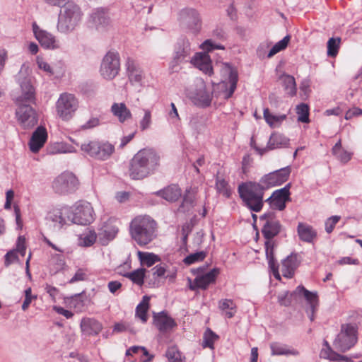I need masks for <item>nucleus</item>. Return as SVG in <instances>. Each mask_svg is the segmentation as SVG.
<instances>
[{
	"label": "nucleus",
	"mask_w": 362,
	"mask_h": 362,
	"mask_svg": "<svg viewBox=\"0 0 362 362\" xmlns=\"http://www.w3.org/2000/svg\"><path fill=\"white\" fill-rule=\"evenodd\" d=\"M118 232V228L112 225L103 226L98 232L99 240L103 245H107L113 240Z\"/></svg>",
	"instance_id": "33"
},
{
	"label": "nucleus",
	"mask_w": 362,
	"mask_h": 362,
	"mask_svg": "<svg viewBox=\"0 0 362 362\" xmlns=\"http://www.w3.org/2000/svg\"><path fill=\"white\" fill-rule=\"evenodd\" d=\"M18 106L16 116L21 127L24 129L33 128L38 122V115L32 103H16Z\"/></svg>",
	"instance_id": "6"
},
{
	"label": "nucleus",
	"mask_w": 362,
	"mask_h": 362,
	"mask_svg": "<svg viewBox=\"0 0 362 362\" xmlns=\"http://www.w3.org/2000/svg\"><path fill=\"white\" fill-rule=\"evenodd\" d=\"M160 156L150 148L139 150L130 160L129 175L132 180H143L153 175L159 168Z\"/></svg>",
	"instance_id": "1"
},
{
	"label": "nucleus",
	"mask_w": 362,
	"mask_h": 362,
	"mask_svg": "<svg viewBox=\"0 0 362 362\" xmlns=\"http://www.w3.org/2000/svg\"><path fill=\"white\" fill-rule=\"evenodd\" d=\"M340 216H332L327 218L325 221V230L327 233H331L334 230L336 224L340 220Z\"/></svg>",
	"instance_id": "61"
},
{
	"label": "nucleus",
	"mask_w": 362,
	"mask_h": 362,
	"mask_svg": "<svg viewBox=\"0 0 362 362\" xmlns=\"http://www.w3.org/2000/svg\"><path fill=\"white\" fill-rule=\"evenodd\" d=\"M57 114L63 120L70 119L76 110L78 104L72 94L63 93L57 102Z\"/></svg>",
	"instance_id": "13"
},
{
	"label": "nucleus",
	"mask_w": 362,
	"mask_h": 362,
	"mask_svg": "<svg viewBox=\"0 0 362 362\" xmlns=\"http://www.w3.org/2000/svg\"><path fill=\"white\" fill-rule=\"evenodd\" d=\"M217 191L224 197L228 198L230 196V191L228 189V184L224 179L217 178L216 181Z\"/></svg>",
	"instance_id": "53"
},
{
	"label": "nucleus",
	"mask_w": 362,
	"mask_h": 362,
	"mask_svg": "<svg viewBox=\"0 0 362 362\" xmlns=\"http://www.w3.org/2000/svg\"><path fill=\"white\" fill-rule=\"evenodd\" d=\"M95 212L89 202L77 203L74 209L68 215V220L78 225H89L95 220Z\"/></svg>",
	"instance_id": "9"
},
{
	"label": "nucleus",
	"mask_w": 362,
	"mask_h": 362,
	"mask_svg": "<svg viewBox=\"0 0 362 362\" xmlns=\"http://www.w3.org/2000/svg\"><path fill=\"white\" fill-rule=\"evenodd\" d=\"M265 188L260 182H245L238 185V192L244 205L250 211L259 212L264 206Z\"/></svg>",
	"instance_id": "3"
},
{
	"label": "nucleus",
	"mask_w": 362,
	"mask_h": 362,
	"mask_svg": "<svg viewBox=\"0 0 362 362\" xmlns=\"http://www.w3.org/2000/svg\"><path fill=\"white\" fill-rule=\"evenodd\" d=\"M321 357L328 358L333 361L346 362L348 361V358L346 356L337 354L332 351V349L331 351H328L327 354H324Z\"/></svg>",
	"instance_id": "60"
},
{
	"label": "nucleus",
	"mask_w": 362,
	"mask_h": 362,
	"mask_svg": "<svg viewBox=\"0 0 362 362\" xmlns=\"http://www.w3.org/2000/svg\"><path fill=\"white\" fill-rule=\"evenodd\" d=\"M191 63L200 71L208 76L214 73L212 62L210 56L206 52H197L190 60Z\"/></svg>",
	"instance_id": "25"
},
{
	"label": "nucleus",
	"mask_w": 362,
	"mask_h": 362,
	"mask_svg": "<svg viewBox=\"0 0 362 362\" xmlns=\"http://www.w3.org/2000/svg\"><path fill=\"white\" fill-rule=\"evenodd\" d=\"M219 308L222 310H228L226 312V315L228 318H231L235 313V305L231 299H224L219 301Z\"/></svg>",
	"instance_id": "48"
},
{
	"label": "nucleus",
	"mask_w": 362,
	"mask_h": 362,
	"mask_svg": "<svg viewBox=\"0 0 362 362\" xmlns=\"http://www.w3.org/2000/svg\"><path fill=\"white\" fill-rule=\"evenodd\" d=\"M332 153L342 163H348L351 160L352 156L351 153L342 148L341 139H339L332 147Z\"/></svg>",
	"instance_id": "35"
},
{
	"label": "nucleus",
	"mask_w": 362,
	"mask_h": 362,
	"mask_svg": "<svg viewBox=\"0 0 362 362\" xmlns=\"http://www.w3.org/2000/svg\"><path fill=\"white\" fill-rule=\"evenodd\" d=\"M298 121L303 123H309L310 108L308 105L302 103L296 106Z\"/></svg>",
	"instance_id": "44"
},
{
	"label": "nucleus",
	"mask_w": 362,
	"mask_h": 362,
	"mask_svg": "<svg viewBox=\"0 0 362 362\" xmlns=\"http://www.w3.org/2000/svg\"><path fill=\"white\" fill-rule=\"evenodd\" d=\"M138 257L141 262V264L143 265H146L148 267H150L156 262L160 261V258L159 257L158 255L150 252L139 251Z\"/></svg>",
	"instance_id": "41"
},
{
	"label": "nucleus",
	"mask_w": 362,
	"mask_h": 362,
	"mask_svg": "<svg viewBox=\"0 0 362 362\" xmlns=\"http://www.w3.org/2000/svg\"><path fill=\"white\" fill-rule=\"evenodd\" d=\"M189 125L199 134L204 129V118L199 115H194L190 118Z\"/></svg>",
	"instance_id": "51"
},
{
	"label": "nucleus",
	"mask_w": 362,
	"mask_h": 362,
	"mask_svg": "<svg viewBox=\"0 0 362 362\" xmlns=\"http://www.w3.org/2000/svg\"><path fill=\"white\" fill-rule=\"evenodd\" d=\"M37 298V296L32 295V289L30 287H28L25 290V299L22 304V310L23 311H25L28 307L30 306V304L31 303L32 300Z\"/></svg>",
	"instance_id": "58"
},
{
	"label": "nucleus",
	"mask_w": 362,
	"mask_h": 362,
	"mask_svg": "<svg viewBox=\"0 0 362 362\" xmlns=\"http://www.w3.org/2000/svg\"><path fill=\"white\" fill-rule=\"evenodd\" d=\"M97 239V234L95 230H88L81 235L79 245L84 247L93 245Z\"/></svg>",
	"instance_id": "47"
},
{
	"label": "nucleus",
	"mask_w": 362,
	"mask_h": 362,
	"mask_svg": "<svg viewBox=\"0 0 362 362\" xmlns=\"http://www.w3.org/2000/svg\"><path fill=\"white\" fill-rule=\"evenodd\" d=\"M291 293L286 291L283 296H279V301L281 305L284 306H288L291 305L292 298L296 297V296H291Z\"/></svg>",
	"instance_id": "64"
},
{
	"label": "nucleus",
	"mask_w": 362,
	"mask_h": 362,
	"mask_svg": "<svg viewBox=\"0 0 362 362\" xmlns=\"http://www.w3.org/2000/svg\"><path fill=\"white\" fill-rule=\"evenodd\" d=\"M298 265L299 263L298 262L297 255L291 254L288 256L282 262V272L284 276L288 279L292 278Z\"/></svg>",
	"instance_id": "32"
},
{
	"label": "nucleus",
	"mask_w": 362,
	"mask_h": 362,
	"mask_svg": "<svg viewBox=\"0 0 362 362\" xmlns=\"http://www.w3.org/2000/svg\"><path fill=\"white\" fill-rule=\"evenodd\" d=\"M189 98L196 105L206 107L211 103L212 93L207 90L204 83H201L189 93Z\"/></svg>",
	"instance_id": "17"
},
{
	"label": "nucleus",
	"mask_w": 362,
	"mask_h": 362,
	"mask_svg": "<svg viewBox=\"0 0 362 362\" xmlns=\"http://www.w3.org/2000/svg\"><path fill=\"white\" fill-rule=\"evenodd\" d=\"M149 300L150 298L148 296H144L142 300L136 308V317H139L144 323L148 320L147 312L149 308Z\"/></svg>",
	"instance_id": "36"
},
{
	"label": "nucleus",
	"mask_w": 362,
	"mask_h": 362,
	"mask_svg": "<svg viewBox=\"0 0 362 362\" xmlns=\"http://www.w3.org/2000/svg\"><path fill=\"white\" fill-rule=\"evenodd\" d=\"M290 139L284 134L279 132H273L267 142L265 148H257V152L260 155H263L268 151L276 148H285L289 144Z\"/></svg>",
	"instance_id": "21"
},
{
	"label": "nucleus",
	"mask_w": 362,
	"mask_h": 362,
	"mask_svg": "<svg viewBox=\"0 0 362 362\" xmlns=\"http://www.w3.org/2000/svg\"><path fill=\"white\" fill-rule=\"evenodd\" d=\"M4 264L6 267H8L10 264L16 261L18 257L17 252L16 250H10L5 255Z\"/></svg>",
	"instance_id": "62"
},
{
	"label": "nucleus",
	"mask_w": 362,
	"mask_h": 362,
	"mask_svg": "<svg viewBox=\"0 0 362 362\" xmlns=\"http://www.w3.org/2000/svg\"><path fill=\"white\" fill-rule=\"evenodd\" d=\"M296 296L299 297L303 296L304 298L309 303L310 309L315 312L316 307L318 303V296L317 292H312L306 289L303 286L300 285L296 287V288L291 292V296Z\"/></svg>",
	"instance_id": "27"
},
{
	"label": "nucleus",
	"mask_w": 362,
	"mask_h": 362,
	"mask_svg": "<svg viewBox=\"0 0 362 362\" xmlns=\"http://www.w3.org/2000/svg\"><path fill=\"white\" fill-rule=\"evenodd\" d=\"M64 215H69V209L54 210L47 214L45 220L46 224L53 230H60L66 223V220Z\"/></svg>",
	"instance_id": "22"
},
{
	"label": "nucleus",
	"mask_w": 362,
	"mask_h": 362,
	"mask_svg": "<svg viewBox=\"0 0 362 362\" xmlns=\"http://www.w3.org/2000/svg\"><path fill=\"white\" fill-rule=\"evenodd\" d=\"M157 223L149 216H139L131 222L132 238L139 245L145 246L156 238Z\"/></svg>",
	"instance_id": "2"
},
{
	"label": "nucleus",
	"mask_w": 362,
	"mask_h": 362,
	"mask_svg": "<svg viewBox=\"0 0 362 362\" xmlns=\"http://www.w3.org/2000/svg\"><path fill=\"white\" fill-rule=\"evenodd\" d=\"M191 54L190 43L185 37L180 38L175 47V53L170 67L174 69L180 63L187 62V58Z\"/></svg>",
	"instance_id": "16"
},
{
	"label": "nucleus",
	"mask_w": 362,
	"mask_h": 362,
	"mask_svg": "<svg viewBox=\"0 0 362 362\" xmlns=\"http://www.w3.org/2000/svg\"><path fill=\"white\" fill-rule=\"evenodd\" d=\"M263 115L266 122L271 127H276L280 125L282 122L286 119V115H272L268 108L264 110Z\"/></svg>",
	"instance_id": "38"
},
{
	"label": "nucleus",
	"mask_w": 362,
	"mask_h": 362,
	"mask_svg": "<svg viewBox=\"0 0 362 362\" xmlns=\"http://www.w3.org/2000/svg\"><path fill=\"white\" fill-rule=\"evenodd\" d=\"M194 196L189 192H187L183 197L182 202L180 208L183 209V211H189L194 206Z\"/></svg>",
	"instance_id": "55"
},
{
	"label": "nucleus",
	"mask_w": 362,
	"mask_h": 362,
	"mask_svg": "<svg viewBox=\"0 0 362 362\" xmlns=\"http://www.w3.org/2000/svg\"><path fill=\"white\" fill-rule=\"evenodd\" d=\"M84 291L75 294L70 297V303L77 309H81L84 306V300L82 299Z\"/></svg>",
	"instance_id": "59"
},
{
	"label": "nucleus",
	"mask_w": 362,
	"mask_h": 362,
	"mask_svg": "<svg viewBox=\"0 0 362 362\" xmlns=\"http://www.w3.org/2000/svg\"><path fill=\"white\" fill-rule=\"evenodd\" d=\"M259 223L262 226L261 232L266 239L265 242H272L281 230L282 225L274 211H269L259 216Z\"/></svg>",
	"instance_id": "7"
},
{
	"label": "nucleus",
	"mask_w": 362,
	"mask_h": 362,
	"mask_svg": "<svg viewBox=\"0 0 362 362\" xmlns=\"http://www.w3.org/2000/svg\"><path fill=\"white\" fill-rule=\"evenodd\" d=\"M291 183L286 184L283 188L275 190L273 192L274 197V209L283 211L286 208V203L291 201L290 188Z\"/></svg>",
	"instance_id": "26"
},
{
	"label": "nucleus",
	"mask_w": 362,
	"mask_h": 362,
	"mask_svg": "<svg viewBox=\"0 0 362 362\" xmlns=\"http://www.w3.org/2000/svg\"><path fill=\"white\" fill-rule=\"evenodd\" d=\"M25 238L23 236H19L16 242V252L22 256L25 255Z\"/></svg>",
	"instance_id": "63"
},
{
	"label": "nucleus",
	"mask_w": 362,
	"mask_h": 362,
	"mask_svg": "<svg viewBox=\"0 0 362 362\" xmlns=\"http://www.w3.org/2000/svg\"><path fill=\"white\" fill-rule=\"evenodd\" d=\"M206 257V252L204 251H199L192 253L187 255L184 259L183 262L186 265H191L195 262L203 261Z\"/></svg>",
	"instance_id": "52"
},
{
	"label": "nucleus",
	"mask_w": 362,
	"mask_h": 362,
	"mask_svg": "<svg viewBox=\"0 0 362 362\" xmlns=\"http://www.w3.org/2000/svg\"><path fill=\"white\" fill-rule=\"evenodd\" d=\"M80 7L72 1H67L59 14L57 30L62 33L71 32L79 24L82 18Z\"/></svg>",
	"instance_id": "4"
},
{
	"label": "nucleus",
	"mask_w": 362,
	"mask_h": 362,
	"mask_svg": "<svg viewBox=\"0 0 362 362\" xmlns=\"http://www.w3.org/2000/svg\"><path fill=\"white\" fill-rule=\"evenodd\" d=\"M146 269L144 268H139L134 270L132 272H128L124 276L129 279L134 284L139 286H142L144 283V278Z\"/></svg>",
	"instance_id": "42"
},
{
	"label": "nucleus",
	"mask_w": 362,
	"mask_h": 362,
	"mask_svg": "<svg viewBox=\"0 0 362 362\" xmlns=\"http://www.w3.org/2000/svg\"><path fill=\"white\" fill-rule=\"evenodd\" d=\"M179 21L182 26L197 33L200 30L201 20L198 12L191 8L182 9L179 13Z\"/></svg>",
	"instance_id": "15"
},
{
	"label": "nucleus",
	"mask_w": 362,
	"mask_h": 362,
	"mask_svg": "<svg viewBox=\"0 0 362 362\" xmlns=\"http://www.w3.org/2000/svg\"><path fill=\"white\" fill-rule=\"evenodd\" d=\"M341 39L339 37H331L327 42V55L334 57L337 56L339 49Z\"/></svg>",
	"instance_id": "50"
},
{
	"label": "nucleus",
	"mask_w": 362,
	"mask_h": 362,
	"mask_svg": "<svg viewBox=\"0 0 362 362\" xmlns=\"http://www.w3.org/2000/svg\"><path fill=\"white\" fill-rule=\"evenodd\" d=\"M290 39V35H287L282 40L276 42L269 50L267 57L271 58L278 52L285 49L289 43Z\"/></svg>",
	"instance_id": "45"
},
{
	"label": "nucleus",
	"mask_w": 362,
	"mask_h": 362,
	"mask_svg": "<svg viewBox=\"0 0 362 362\" xmlns=\"http://www.w3.org/2000/svg\"><path fill=\"white\" fill-rule=\"evenodd\" d=\"M144 115L139 122V128L141 131H145L150 128L151 120V112L149 110H144Z\"/></svg>",
	"instance_id": "54"
},
{
	"label": "nucleus",
	"mask_w": 362,
	"mask_h": 362,
	"mask_svg": "<svg viewBox=\"0 0 362 362\" xmlns=\"http://www.w3.org/2000/svg\"><path fill=\"white\" fill-rule=\"evenodd\" d=\"M201 47L206 52H211L214 49H225V47L223 45L214 42L211 39L205 40L202 44Z\"/></svg>",
	"instance_id": "56"
},
{
	"label": "nucleus",
	"mask_w": 362,
	"mask_h": 362,
	"mask_svg": "<svg viewBox=\"0 0 362 362\" xmlns=\"http://www.w3.org/2000/svg\"><path fill=\"white\" fill-rule=\"evenodd\" d=\"M220 273L218 268H214L209 272L198 275L194 279L192 284H190L189 289L196 291L197 289L206 290L211 284L216 282V277Z\"/></svg>",
	"instance_id": "20"
},
{
	"label": "nucleus",
	"mask_w": 362,
	"mask_h": 362,
	"mask_svg": "<svg viewBox=\"0 0 362 362\" xmlns=\"http://www.w3.org/2000/svg\"><path fill=\"white\" fill-rule=\"evenodd\" d=\"M356 329L351 324H344L341 327V331L337 336L334 345L340 351L349 350L357 341Z\"/></svg>",
	"instance_id": "11"
},
{
	"label": "nucleus",
	"mask_w": 362,
	"mask_h": 362,
	"mask_svg": "<svg viewBox=\"0 0 362 362\" xmlns=\"http://www.w3.org/2000/svg\"><path fill=\"white\" fill-rule=\"evenodd\" d=\"M153 323L161 333L170 332L177 326L175 320L165 311L153 313Z\"/></svg>",
	"instance_id": "19"
},
{
	"label": "nucleus",
	"mask_w": 362,
	"mask_h": 362,
	"mask_svg": "<svg viewBox=\"0 0 362 362\" xmlns=\"http://www.w3.org/2000/svg\"><path fill=\"white\" fill-rule=\"evenodd\" d=\"M219 338L210 328H207L203 335L202 346L204 348L214 349V342Z\"/></svg>",
	"instance_id": "43"
},
{
	"label": "nucleus",
	"mask_w": 362,
	"mask_h": 362,
	"mask_svg": "<svg viewBox=\"0 0 362 362\" xmlns=\"http://www.w3.org/2000/svg\"><path fill=\"white\" fill-rule=\"evenodd\" d=\"M227 66L229 69L228 80L230 83V88L227 98H229L233 94L236 89L237 83L238 81V71L235 69L233 68L229 64H227Z\"/></svg>",
	"instance_id": "46"
},
{
	"label": "nucleus",
	"mask_w": 362,
	"mask_h": 362,
	"mask_svg": "<svg viewBox=\"0 0 362 362\" xmlns=\"http://www.w3.org/2000/svg\"><path fill=\"white\" fill-rule=\"evenodd\" d=\"M88 279L87 271L80 268L77 269L73 277L69 281V284H74L78 281H86Z\"/></svg>",
	"instance_id": "57"
},
{
	"label": "nucleus",
	"mask_w": 362,
	"mask_h": 362,
	"mask_svg": "<svg viewBox=\"0 0 362 362\" xmlns=\"http://www.w3.org/2000/svg\"><path fill=\"white\" fill-rule=\"evenodd\" d=\"M90 23L97 30L105 28L110 23V17L103 8H98L90 16Z\"/></svg>",
	"instance_id": "30"
},
{
	"label": "nucleus",
	"mask_w": 362,
	"mask_h": 362,
	"mask_svg": "<svg viewBox=\"0 0 362 362\" xmlns=\"http://www.w3.org/2000/svg\"><path fill=\"white\" fill-rule=\"evenodd\" d=\"M266 257L268 260L269 267L272 271L279 269V264L274 258L273 242H265Z\"/></svg>",
	"instance_id": "40"
},
{
	"label": "nucleus",
	"mask_w": 362,
	"mask_h": 362,
	"mask_svg": "<svg viewBox=\"0 0 362 362\" xmlns=\"http://www.w3.org/2000/svg\"><path fill=\"white\" fill-rule=\"evenodd\" d=\"M81 149L97 160H107L115 151V146L107 141H92L83 144Z\"/></svg>",
	"instance_id": "8"
},
{
	"label": "nucleus",
	"mask_w": 362,
	"mask_h": 362,
	"mask_svg": "<svg viewBox=\"0 0 362 362\" xmlns=\"http://www.w3.org/2000/svg\"><path fill=\"white\" fill-rule=\"evenodd\" d=\"M290 174L291 168L287 166L264 175L259 181L267 190L270 187L281 185L286 182Z\"/></svg>",
	"instance_id": "14"
},
{
	"label": "nucleus",
	"mask_w": 362,
	"mask_h": 362,
	"mask_svg": "<svg viewBox=\"0 0 362 362\" xmlns=\"http://www.w3.org/2000/svg\"><path fill=\"white\" fill-rule=\"evenodd\" d=\"M33 30L35 38L45 49H55L59 47L55 37L46 30L40 29L36 23L33 24Z\"/></svg>",
	"instance_id": "18"
},
{
	"label": "nucleus",
	"mask_w": 362,
	"mask_h": 362,
	"mask_svg": "<svg viewBox=\"0 0 362 362\" xmlns=\"http://www.w3.org/2000/svg\"><path fill=\"white\" fill-rule=\"evenodd\" d=\"M272 355H298V351L295 349H289L286 345L277 342L272 343L270 345Z\"/></svg>",
	"instance_id": "39"
},
{
	"label": "nucleus",
	"mask_w": 362,
	"mask_h": 362,
	"mask_svg": "<svg viewBox=\"0 0 362 362\" xmlns=\"http://www.w3.org/2000/svg\"><path fill=\"white\" fill-rule=\"evenodd\" d=\"M16 80L20 86L21 93L16 98V103L36 104L35 89L32 83L30 76L27 74L24 64L19 71Z\"/></svg>",
	"instance_id": "5"
},
{
	"label": "nucleus",
	"mask_w": 362,
	"mask_h": 362,
	"mask_svg": "<svg viewBox=\"0 0 362 362\" xmlns=\"http://www.w3.org/2000/svg\"><path fill=\"white\" fill-rule=\"evenodd\" d=\"M78 185V180L74 174L70 172H64L55 178L52 187L56 193L66 194L74 192Z\"/></svg>",
	"instance_id": "12"
},
{
	"label": "nucleus",
	"mask_w": 362,
	"mask_h": 362,
	"mask_svg": "<svg viewBox=\"0 0 362 362\" xmlns=\"http://www.w3.org/2000/svg\"><path fill=\"white\" fill-rule=\"evenodd\" d=\"M168 362H185V357H182V354L175 347L168 349L165 353Z\"/></svg>",
	"instance_id": "49"
},
{
	"label": "nucleus",
	"mask_w": 362,
	"mask_h": 362,
	"mask_svg": "<svg viewBox=\"0 0 362 362\" xmlns=\"http://www.w3.org/2000/svg\"><path fill=\"white\" fill-rule=\"evenodd\" d=\"M47 132L45 127L39 126L33 132L28 142L30 150L33 153H37L43 147L47 139Z\"/></svg>",
	"instance_id": "24"
},
{
	"label": "nucleus",
	"mask_w": 362,
	"mask_h": 362,
	"mask_svg": "<svg viewBox=\"0 0 362 362\" xmlns=\"http://www.w3.org/2000/svg\"><path fill=\"white\" fill-rule=\"evenodd\" d=\"M280 79L287 94L291 96L296 94V84L293 76L288 74H283Z\"/></svg>",
	"instance_id": "37"
},
{
	"label": "nucleus",
	"mask_w": 362,
	"mask_h": 362,
	"mask_svg": "<svg viewBox=\"0 0 362 362\" xmlns=\"http://www.w3.org/2000/svg\"><path fill=\"white\" fill-rule=\"evenodd\" d=\"M80 327L82 332L88 336L98 335L103 329L102 324L93 318H83Z\"/></svg>",
	"instance_id": "28"
},
{
	"label": "nucleus",
	"mask_w": 362,
	"mask_h": 362,
	"mask_svg": "<svg viewBox=\"0 0 362 362\" xmlns=\"http://www.w3.org/2000/svg\"><path fill=\"white\" fill-rule=\"evenodd\" d=\"M158 197L170 202H175L181 197L182 191L177 185H170L155 192Z\"/></svg>",
	"instance_id": "29"
},
{
	"label": "nucleus",
	"mask_w": 362,
	"mask_h": 362,
	"mask_svg": "<svg viewBox=\"0 0 362 362\" xmlns=\"http://www.w3.org/2000/svg\"><path fill=\"white\" fill-rule=\"evenodd\" d=\"M127 74L132 85H141L144 76L143 71L137 62L131 57H127L125 63Z\"/></svg>",
	"instance_id": "23"
},
{
	"label": "nucleus",
	"mask_w": 362,
	"mask_h": 362,
	"mask_svg": "<svg viewBox=\"0 0 362 362\" xmlns=\"http://www.w3.org/2000/svg\"><path fill=\"white\" fill-rule=\"evenodd\" d=\"M111 111L115 116H116L119 121L122 123L124 122L127 119L132 117L130 110L127 107L126 105L123 103H115L111 107Z\"/></svg>",
	"instance_id": "34"
},
{
	"label": "nucleus",
	"mask_w": 362,
	"mask_h": 362,
	"mask_svg": "<svg viewBox=\"0 0 362 362\" xmlns=\"http://www.w3.org/2000/svg\"><path fill=\"white\" fill-rule=\"evenodd\" d=\"M120 70L119 54L115 51H109L103 57L100 72L103 78L106 80L114 79Z\"/></svg>",
	"instance_id": "10"
},
{
	"label": "nucleus",
	"mask_w": 362,
	"mask_h": 362,
	"mask_svg": "<svg viewBox=\"0 0 362 362\" xmlns=\"http://www.w3.org/2000/svg\"><path fill=\"white\" fill-rule=\"evenodd\" d=\"M297 233L299 239L305 243H311L317 237V231L313 226L300 222L297 226Z\"/></svg>",
	"instance_id": "31"
}]
</instances>
